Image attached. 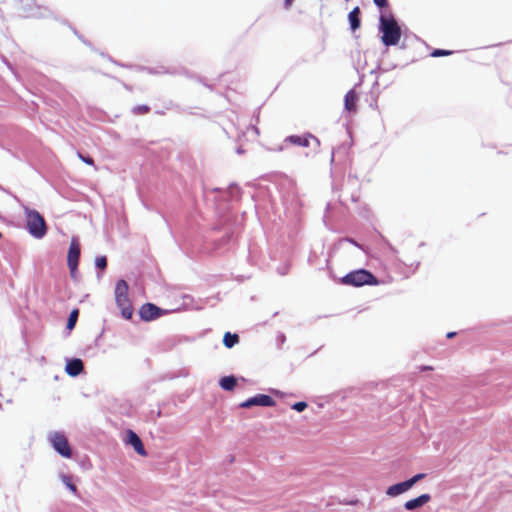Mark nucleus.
I'll return each instance as SVG.
<instances>
[{"instance_id":"20e7f679","label":"nucleus","mask_w":512,"mask_h":512,"mask_svg":"<svg viewBox=\"0 0 512 512\" xmlns=\"http://www.w3.org/2000/svg\"><path fill=\"white\" fill-rule=\"evenodd\" d=\"M48 440L53 449L59 455L68 459L72 457V448L69 444L67 437L62 432H50L48 435Z\"/></svg>"},{"instance_id":"7ed1b4c3","label":"nucleus","mask_w":512,"mask_h":512,"mask_svg":"<svg viewBox=\"0 0 512 512\" xmlns=\"http://www.w3.org/2000/svg\"><path fill=\"white\" fill-rule=\"evenodd\" d=\"M24 212L29 234L36 239H42L47 234V224L44 217L37 210L27 206H24Z\"/></svg>"},{"instance_id":"ea45409f","label":"nucleus","mask_w":512,"mask_h":512,"mask_svg":"<svg viewBox=\"0 0 512 512\" xmlns=\"http://www.w3.org/2000/svg\"><path fill=\"white\" fill-rule=\"evenodd\" d=\"M272 392L275 394V395H282V393L279 391V390H272Z\"/></svg>"},{"instance_id":"39448f33","label":"nucleus","mask_w":512,"mask_h":512,"mask_svg":"<svg viewBox=\"0 0 512 512\" xmlns=\"http://www.w3.org/2000/svg\"><path fill=\"white\" fill-rule=\"evenodd\" d=\"M101 56L106 57L110 62L114 63L115 65H118L121 67H126V68H135L137 71H146L147 73L153 74V75L175 74L174 68H167L165 66H159L156 68L144 67V66H133V65L120 63L117 60H114L112 57H110L109 55H106L104 53H101Z\"/></svg>"},{"instance_id":"bb28decb","label":"nucleus","mask_w":512,"mask_h":512,"mask_svg":"<svg viewBox=\"0 0 512 512\" xmlns=\"http://www.w3.org/2000/svg\"><path fill=\"white\" fill-rule=\"evenodd\" d=\"M426 477L425 473H418L412 476L411 478L407 479V483L410 488H412L416 483H418L420 480L424 479Z\"/></svg>"},{"instance_id":"c9c22d12","label":"nucleus","mask_w":512,"mask_h":512,"mask_svg":"<svg viewBox=\"0 0 512 512\" xmlns=\"http://www.w3.org/2000/svg\"><path fill=\"white\" fill-rule=\"evenodd\" d=\"M456 335H457V332H455V331H451V332H448V333L446 334V337H447L448 339H452V338H454Z\"/></svg>"},{"instance_id":"5701e85b","label":"nucleus","mask_w":512,"mask_h":512,"mask_svg":"<svg viewBox=\"0 0 512 512\" xmlns=\"http://www.w3.org/2000/svg\"><path fill=\"white\" fill-rule=\"evenodd\" d=\"M61 480L63 482V484L72 492V493H76L77 492V487L76 485L71 481V478L66 475V474H61Z\"/></svg>"},{"instance_id":"1a4fd4ad","label":"nucleus","mask_w":512,"mask_h":512,"mask_svg":"<svg viewBox=\"0 0 512 512\" xmlns=\"http://www.w3.org/2000/svg\"><path fill=\"white\" fill-rule=\"evenodd\" d=\"M129 285L126 280L119 279L116 282L115 286V302L117 307L130 304V299L128 297Z\"/></svg>"},{"instance_id":"f03ea898","label":"nucleus","mask_w":512,"mask_h":512,"mask_svg":"<svg viewBox=\"0 0 512 512\" xmlns=\"http://www.w3.org/2000/svg\"><path fill=\"white\" fill-rule=\"evenodd\" d=\"M340 283L346 286L362 287L365 285H378L379 280L371 271L364 268H360L344 275L340 279Z\"/></svg>"},{"instance_id":"c03bdc74","label":"nucleus","mask_w":512,"mask_h":512,"mask_svg":"<svg viewBox=\"0 0 512 512\" xmlns=\"http://www.w3.org/2000/svg\"><path fill=\"white\" fill-rule=\"evenodd\" d=\"M331 161H332V162L334 161V151H332Z\"/></svg>"},{"instance_id":"c756f323","label":"nucleus","mask_w":512,"mask_h":512,"mask_svg":"<svg viewBox=\"0 0 512 512\" xmlns=\"http://www.w3.org/2000/svg\"><path fill=\"white\" fill-rule=\"evenodd\" d=\"M373 3L376 7H378L380 10H383L389 6L388 0H373Z\"/></svg>"},{"instance_id":"f8f14e48","label":"nucleus","mask_w":512,"mask_h":512,"mask_svg":"<svg viewBox=\"0 0 512 512\" xmlns=\"http://www.w3.org/2000/svg\"><path fill=\"white\" fill-rule=\"evenodd\" d=\"M309 139H313L317 145L320 144V141L317 137L313 136L312 134L308 133L306 135L300 136V135H290L288 136L285 141L289 142L293 145L301 146V147H308L309 146Z\"/></svg>"},{"instance_id":"a211bd4d","label":"nucleus","mask_w":512,"mask_h":512,"mask_svg":"<svg viewBox=\"0 0 512 512\" xmlns=\"http://www.w3.org/2000/svg\"><path fill=\"white\" fill-rule=\"evenodd\" d=\"M358 95L354 89L349 90L344 97V107L347 111L353 112L356 110Z\"/></svg>"},{"instance_id":"9d476101","label":"nucleus","mask_w":512,"mask_h":512,"mask_svg":"<svg viewBox=\"0 0 512 512\" xmlns=\"http://www.w3.org/2000/svg\"><path fill=\"white\" fill-rule=\"evenodd\" d=\"M125 443L133 447L135 452L140 456H147V451L139 435L131 429L126 431Z\"/></svg>"},{"instance_id":"f704fd0d","label":"nucleus","mask_w":512,"mask_h":512,"mask_svg":"<svg viewBox=\"0 0 512 512\" xmlns=\"http://www.w3.org/2000/svg\"><path fill=\"white\" fill-rule=\"evenodd\" d=\"M278 273L282 276L286 275L289 271V266L288 265H284L283 267H279L278 268Z\"/></svg>"},{"instance_id":"a878e982","label":"nucleus","mask_w":512,"mask_h":512,"mask_svg":"<svg viewBox=\"0 0 512 512\" xmlns=\"http://www.w3.org/2000/svg\"><path fill=\"white\" fill-rule=\"evenodd\" d=\"M149 111H150V107L145 104L137 105V106L133 107V109H132V112L135 115H144V114H147Z\"/></svg>"},{"instance_id":"f257e3e1","label":"nucleus","mask_w":512,"mask_h":512,"mask_svg":"<svg viewBox=\"0 0 512 512\" xmlns=\"http://www.w3.org/2000/svg\"><path fill=\"white\" fill-rule=\"evenodd\" d=\"M378 30L381 33V41L386 47L396 46L403 34L400 24L392 13L380 14Z\"/></svg>"},{"instance_id":"ddd939ff","label":"nucleus","mask_w":512,"mask_h":512,"mask_svg":"<svg viewBox=\"0 0 512 512\" xmlns=\"http://www.w3.org/2000/svg\"><path fill=\"white\" fill-rule=\"evenodd\" d=\"M430 500H431V495L428 493H424V494L419 495L416 498L406 501L404 504V508L408 511H413V510H416V509L424 506Z\"/></svg>"},{"instance_id":"412c9836","label":"nucleus","mask_w":512,"mask_h":512,"mask_svg":"<svg viewBox=\"0 0 512 512\" xmlns=\"http://www.w3.org/2000/svg\"><path fill=\"white\" fill-rule=\"evenodd\" d=\"M78 317H79V310L73 309L68 316L67 323H66V329H68V330L74 329V327L77 323Z\"/></svg>"},{"instance_id":"72a5a7b5","label":"nucleus","mask_w":512,"mask_h":512,"mask_svg":"<svg viewBox=\"0 0 512 512\" xmlns=\"http://www.w3.org/2000/svg\"><path fill=\"white\" fill-rule=\"evenodd\" d=\"M74 34L87 46L92 47L91 43L83 38L82 35L78 33L77 30L73 29Z\"/></svg>"},{"instance_id":"2eb2a0df","label":"nucleus","mask_w":512,"mask_h":512,"mask_svg":"<svg viewBox=\"0 0 512 512\" xmlns=\"http://www.w3.org/2000/svg\"><path fill=\"white\" fill-rule=\"evenodd\" d=\"M411 488L409 487L407 481H402V482H398V483H395L391 486H389L387 489H386V495L389 496V497H397L407 491H409Z\"/></svg>"},{"instance_id":"a18cd8bd","label":"nucleus","mask_w":512,"mask_h":512,"mask_svg":"<svg viewBox=\"0 0 512 512\" xmlns=\"http://www.w3.org/2000/svg\"><path fill=\"white\" fill-rule=\"evenodd\" d=\"M0 409H2V403H0Z\"/></svg>"},{"instance_id":"4468645a","label":"nucleus","mask_w":512,"mask_h":512,"mask_svg":"<svg viewBox=\"0 0 512 512\" xmlns=\"http://www.w3.org/2000/svg\"><path fill=\"white\" fill-rule=\"evenodd\" d=\"M19 14L23 17H44L45 14L40 11L39 7H36L34 4H26L18 7Z\"/></svg>"},{"instance_id":"79ce46f5","label":"nucleus","mask_w":512,"mask_h":512,"mask_svg":"<svg viewBox=\"0 0 512 512\" xmlns=\"http://www.w3.org/2000/svg\"><path fill=\"white\" fill-rule=\"evenodd\" d=\"M102 336V333L95 339V345L97 346L99 338Z\"/></svg>"},{"instance_id":"7c9ffc66","label":"nucleus","mask_w":512,"mask_h":512,"mask_svg":"<svg viewBox=\"0 0 512 512\" xmlns=\"http://www.w3.org/2000/svg\"><path fill=\"white\" fill-rule=\"evenodd\" d=\"M343 242L351 243L360 249L362 248L359 243H357L353 238H350V237H344V238L339 239L338 245H341Z\"/></svg>"},{"instance_id":"423d86ee","label":"nucleus","mask_w":512,"mask_h":512,"mask_svg":"<svg viewBox=\"0 0 512 512\" xmlns=\"http://www.w3.org/2000/svg\"><path fill=\"white\" fill-rule=\"evenodd\" d=\"M275 405L276 401L270 395L256 394L240 403L239 407L248 409L254 406L273 407Z\"/></svg>"},{"instance_id":"37998d69","label":"nucleus","mask_w":512,"mask_h":512,"mask_svg":"<svg viewBox=\"0 0 512 512\" xmlns=\"http://www.w3.org/2000/svg\"><path fill=\"white\" fill-rule=\"evenodd\" d=\"M431 369H432V367H430V366L423 367V370H431Z\"/></svg>"},{"instance_id":"393cba45","label":"nucleus","mask_w":512,"mask_h":512,"mask_svg":"<svg viewBox=\"0 0 512 512\" xmlns=\"http://www.w3.org/2000/svg\"><path fill=\"white\" fill-rule=\"evenodd\" d=\"M453 54V51L452 50H446V49H439V48H436L434 49L431 53H430V56L431 57H443V56H449Z\"/></svg>"},{"instance_id":"2f4dec72","label":"nucleus","mask_w":512,"mask_h":512,"mask_svg":"<svg viewBox=\"0 0 512 512\" xmlns=\"http://www.w3.org/2000/svg\"><path fill=\"white\" fill-rule=\"evenodd\" d=\"M286 341V336L284 333L280 332L278 333L277 335V342H278V345L281 346L282 344H284Z\"/></svg>"},{"instance_id":"4c0bfd02","label":"nucleus","mask_w":512,"mask_h":512,"mask_svg":"<svg viewBox=\"0 0 512 512\" xmlns=\"http://www.w3.org/2000/svg\"><path fill=\"white\" fill-rule=\"evenodd\" d=\"M78 272V268L76 270H70L71 277L75 278Z\"/></svg>"},{"instance_id":"a19ab883","label":"nucleus","mask_w":512,"mask_h":512,"mask_svg":"<svg viewBox=\"0 0 512 512\" xmlns=\"http://www.w3.org/2000/svg\"><path fill=\"white\" fill-rule=\"evenodd\" d=\"M235 460L234 456H229L228 461L229 463H233Z\"/></svg>"},{"instance_id":"0eeeda50","label":"nucleus","mask_w":512,"mask_h":512,"mask_svg":"<svg viewBox=\"0 0 512 512\" xmlns=\"http://www.w3.org/2000/svg\"><path fill=\"white\" fill-rule=\"evenodd\" d=\"M164 314V310L153 303H145L139 310L140 318L146 322L156 320Z\"/></svg>"},{"instance_id":"4be33fe9","label":"nucleus","mask_w":512,"mask_h":512,"mask_svg":"<svg viewBox=\"0 0 512 512\" xmlns=\"http://www.w3.org/2000/svg\"><path fill=\"white\" fill-rule=\"evenodd\" d=\"M121 311V316L126 319V320H129L132 318V315H133V307H132V304H127V305H123V306H119L118 307Z\"/></svg>"},{"instance_id":"473e14b6","label":"nucleus","mask_w":512,"mask_h":512,"mask_svg":"<svg viewBox=\"0 0 512 512\" xmlns=\"http://www.w3.org/2000/svg\"><path fill=\"white\" fill-rule=\"evenodd\" d=\"M74 34L87 46L92 47L91 43L83 38L82 35L78 33L77 30L73 29Z\"/></svg>"},{"instance_id":"6ab92c4d","label":"nucleus","mask_w":512,"mask_h":512,"mask_svg":"<svg viewBox=\"0 0 512 512\" xmlns=\"http://www.w3.org/2000/svg\"><path fill=\"white\" fill-rule=\"evenodd\" d=\"M237 377L234 375L223 376L219 380V386L224 391H233L237 385Z\"/></svg>"},{"instance_id":"f3484780","label":"nucleus","mask_w":512,"mask_h":512,"mask_svg":"<svg viewBox=\"0 0 512 512\" xmlns=\"http://www.w3.org/2000/svg\"><path fill=\"white\" fill-rule=\"evenodd\" d=\"M361 10L358 6L354 7L349 13H348V21L350 25V29L352 32H355L357 29L361 26Z\"/></svg>"},{"instance_id":"c85d7f7f","label":"nucleus","mask_w":512,"mask_h":512,"mask_svg":"<svg viewBox=\"0 0 512 512\" xmlns=\"http://www.w3.org/2000/svg\"><path fill=\"white\" fill-rule=\"evenodd\" d=\"M78 157L86 164L94 166V159L90 155H84L78 152Z\"/></svg>"},{"instance_id":"aec40b11","label":"nucleus","mask_w":512,"mask_h":512,"mask_svg":"<svg viewBox=\"0 0 512 512\" xmlns=\"http://www.w3.org/2000/svg\"><path fill=\"white\" fill-rule=\"evenodd\" d=\"M239 335L236 333L226 332L223 337V344L226 348H233L239 343Z\"/></svg>"},{"instance_id":"58836bf2","label":"nucleus","mask_w":512,"mask_h":512,"mask_svg":"<svg viewBox=\"0 0 512 512\" xmlns=\"http://www.w3.org/2000/svg\"><path fill=\"white\" fill-rule=\"evenodd\" d=\"M236 152H237V154H243V153H244V150H243V148H242V147H238V148L236 149Z\"/></svg>"},{"instance_id":"dca6fc26","label":"nucleus","mask_w":512,"mask_h":512,"mask_svg":"<svg viewBox=\"0 0 512 512\" xmlns=\"http://www.w3.org/2000/svg\"><path fill=\"white\" fill-rule=\"evenodd\" d=\"M214 191L219 193L223 200L236 199L241 193V189L235 184H231L227 190L216 188Z\"/></svg>"},{"instance_id":"9b49d317","label":"nucleus","mask_w":512,"mask_h":512,"mask_svg":"<svg viewBox=\"0 0 512 512\" xmlns=\"http://www.w3.org/2000/svg\"><path fill=\"white\" fill-rule=\"evenodd\" d=\"M84 371V363L80 358L66 359L65 372L71 377H77Z\"/></svg>"},{"instance_id":"6e6552de","label":"nucleus","mask_w":512,"mask_h":512,"mask_svg":"<svg viewBox=\"0 0 512 512\" xmlns=\"http://www.w3.org/2000/svg\"><path fill=\"white\" fill-rule=\"evenodd\" d=\"M80 254V244L76 238H72L67 254V265L69 270H76L78 268Z\"/></svg>"},{"instance_id":"cd10ccee","label":"nucleus","mask_w":512,"mask_h":512,"mask_svg":"<svg viewBox=\"0 0 512 512\" xmlns=\"http://www.w3.org/2000/svg\"><path fill=\"white\" fill-rule=\"evenodd\" d=\"M307 407L308 404L305 401L296 402L291 406V408L297 412H303Z\"/></svg>"},{"instance_id":"e433bc0d","label":"nucleus","mask_w":512,"mask_h":512,"mask_svg":"<svg viewBox=\"0 0 512 512\" xmlns=\"http://www.w3.org/2000/svg\"><path fill=\"white\" fill-rule=\"evenodd\" d=\"M293 1L294 0H284L285 8H289L292 5Z\"/></svg>"},{"instance_id":"b1692460","label":"nucleus","mask_w":512,"mask_h":512,"mask_svg":"<svg viewBox=\"0 0 512 512\" xmlns=\"http://www.w3.org/2000/svg\"><path fill=\"white\" fill-rule=\"evenodd\" d=\"M95 267L100 271H105L107 268V258L106 256H98L95 259Z\"/></svg>"}]
</instances>
